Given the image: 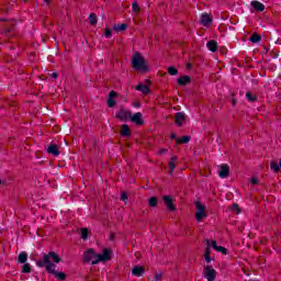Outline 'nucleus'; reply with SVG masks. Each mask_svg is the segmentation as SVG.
Wrapping results in <instances>:
<instances>
[{
    "label": "nucleus",
    "mask_w": 281,
    "mask_h": 281,
    "mask_svg": "<svg viewBox=\"0 0 281 281\" xmlns=\"http://www.w3.org/2000/svg\"><path fill=\"white\" fill-rule=\"evenodd\" d=\"M58 265L60 262V256L58 254L50 251L48 255H44V260L43 261H37V267H46V270L48 273H52L55 276L56 280L63 281L67 278V274L65 272H58L54 269V263Z\"/></svg>",
    "instance_id": "obj_1"
},
{
    "label": "nucleus",
    "mask_w": 281,
    "mask_h": 281,
    "mask_svg": "<svg viewBox=\"0 0 281 281\" xmlns=\"http://www.w3.org/2000/svg\"><path fill=\"white\" fill-rule=\"evenodd\" d=\"M112 256L113 251L109 248L103 249L101 254H95V250L90 248L83 254V260H86V262H91L92 265H99V262H109Z\"/></svg>",
    "instance_id": "obj_2"
},
{
    "label": "nucleus",
    "mask_w": 281,
    "mask_h": 281,
    "mask_svg": "<svg viewBox=\"0 0 281 281\" xmlns=\"http://www.w3.org/2000/svg\"><path fill=\"white\" fill-rule=\"evenodd\" d=\"M132 67L135 71H140V74H146V71H148V64L140 53H135L132 56Z\"/></svg>",
    "instance_id": "obj_3"
},
{
    "label": "nucleus",
    "mask_w": 281,
    "mask_h": 281,
    "mask_svg": "<svg viewBox=\"0 0 281 281\" xmlns=\"http://www.w3.org/2000/svg\"><path fill=\"white\" fill-rule=\"evenodd\" d=\"M195 220L198 223H203L205 218H207V213L205 212V205L201 204V202H195Z\"/></svg>",
    "instance_id": "obj_4"
},
{
    "label": "nucleus",
    "mask_w": 281,
    "mask_h": 281,
    "mask_svg": "<svg viewBox=\"0 0 281 281\" xmlns=\"http://www.w3.org/2000/svg\"><path fill=\"white\" fill-rule=\"evenodd\" d=\"M204 276L207 281H214L216 280V270H214L212 266H206L204 269Z\"/></svg>",
    "instance_id": "obj_5"
},
{
    "label": "nucleus",
    "mask_w": 281,
    "mask_h": 281,
    "mask_svg": "<svg viewBox=\"0 0 281 281\" xmlns=\"http://www.w3.org/2000/svg\"><path fill=\"white\" fill-rule=\"evenodd\" d=\"M132 112L131 110H120L116 113V117L122 122H126V120H131Z\"/></svg>",
    "instance_id": "obj_6"
},
{
    "label": "nucleus",
    "mask_w": 281,
    "mask_h": 281,
    "mask_svg": "<svg viewBox=\"0 0 281 281\" xmlns=\"http://www.w3.org/2000/svg\"><path fill=\"white\" fill-rule=\"evenodd\" d=\"M142 117H143L142 112H137L133 115L131 114L130 120L131 122H134V124H136L137 126H142L144 125V119Z\"/></svg>",
    "instance_id": "obj_7"
},
{
    "label": "nucleus",
    "mask_w": 281,
    "mask_h": 281,
    "mask_svg": "<svg viewBox=\"0 0 281 281\" xmlns=\"http://www.w3.org/2000/svg\"><path fill=\"white\" fill-rule=\"evenodd\" d=\"M213 247V249H215V251H218L220 254H223V256H227V248L223 247V246H218L216 244V240H212L210 243V247Z\"/></svg>",
    "instance_id": "obj_8"
},
{
    "label": "nucleus",
    "mask_w": 281,
    "mask_h": 281,
    "mask_svg": "<svg viewBox=\"0 0 281 281\" xmlns=\"http://www.w3.org/2000/svg\"><path fill=\"white\" fill-rule=\"evenodd\" d=\"M218 177L221 179H227V177H229V167H227V165L221 166V169L218 171Z\"/></svg>",
    "instance_id": "obj_9"
},
{
    "label": "nucleus",
    "mask_w": 281,
    "mask_h": 281,
    "mask_svg": "<svg viewBox=\"0 0 281 281\" xmlns=\"http://www.w3.org/2000/svg\"><path fill=\"white\" fill-rule=\"evenodd\" d=\"M115 98H117V92L111 91L108 99V106H110V109H113V106H115Z\"/></svg>",
    "instance_id": "obj_10"
},
{
    "label": "nucleus",
    "mask_w": 281,
    "mask_h": 281,
    "mask_svg": "<svg viewBox=\"0 0 281 281\" xmlns=\"http://www.w3.org/2000/svg\"><path fill=\"white\" fill-rule=\"evenodd\" d=\"M250 5L254 8V10H256V12H265V4H262L260 1H251Z\"/></svg>",
    "instance_id": "obj_11"
},
{
    "label": "nucleus",
    "mask_w": 281,
    "mask_h": 281,
    "mask_svg": "<svg viewBox=\"0 0 281 281\" xmlns=\"http://www.w3.org/2000/svg\"><path fill=\"white\" fill-rule=\"evenodd\" d=\"M183 122H186V113L184 112L176 113V124H177V126H183Z\"/></svg>",
    "instance_id": "obj_12"
},
{
    "label": "nucleus",
    "mask_w": 281,
    "mask_h": 281,
    "mask_svg": "<svg viewBox=\"0 0 281 281\" xmlns=\"http://www.w3.org/2000/svg\"><path fill=\"white\" fill-rule=\"evenodd\" d=\"M47 153L49 155H53L54 157H58V155H60V150L58 149V146L54 144L48 146Z\"/></svg>",
    "instance_id": "obj_13"
},
{
    "label": "nucleus",
    "mask_w": 281,
    "mask_h": 281,
    "mask_svg": "<svg viewBox=\"0 0 281 281\" xmlns=\"http://www.w3.org/2000/svg\"><path fill=\"white\" fill-rule=\"evenodd\" d=\"M136 91H139L140 93H144L145 95L150 93V88L144 83H138L136 86Z\"/></svg>",
    "instance_id": "obj_14"
},
{
    "label": "nucleus",
    "mask_w": 281,
    "mask_h": 281,
    "mask_svg": "<svg viewBox=\"0 0 281 281\" xmlns=\"http://www.w3.org/2000/svg\"><path fill=\"white\" fill-rule=\"evenodd\" d=\"M177 156H172L169 160V175H172V172H175V168H177Z\"/></svg>",
    "instance_id": "obj_15"
},
{
    "label": "nucleus",
    "mask_w": 281,
    "mask_h": 281,
    "mask_svg": "<svg viewBox=\"0 0 281 281\" xmlns=\"http://www.w3.org/2000/svg\"><path fill=\"white\" fill-rule=\"evenodd\" d=\"M165 204L167 205V207L173 212L175 210V204L172 203V198L170 195H165L164 198Z\"/></svg>",
    "instance_id": "obj_16"
},
{
    "label": "nucleus",
    "mask_w": 281,
    "mask_h": 281,
    "mask_svg": "<svg viewBox=\"0 0 281 281\" xmlns=\"http://www.w3.org/2000/svg\"><path fill=\"white\" fill-rule=\"evenodd\" d=\"M133 276H136V278H142L144 276V268L140 266H136L132 270Z\"/></svg>",
    "instance_id": "obj_17"
},
{
    "label": "nucleus",
    "mask_w": 281,
    "mask_h": 281,
    "mask_svg": "<svg viewBox=\"0 0 281 281\" xmlns=\"http://www.w3.org/2000/svg\"><path fill=\"white\" fill-rule=\"evenodd\" d=\"M206 47L210 52H216L218 49V44L216 43V41L211 40L207 42Z\"/></svg>",
    "instance_id": "obj_18"
},
{
    "label": "nucleus",
    "mask_w": 281,
    "mask_h": 281,
    "mask_svg": "<svg viewBox=\"0 0 281 281\" xmlns=\"http://www.w3.org/2000/svg\"><path fill=\"white\" fill-rule=\"evenodd\" d=\"M201 23L202 25L207 26L210 25V23H212V18H210L207 13H203L201 18Z\"/></svg>",
    "instance_id": "obj_19"
},
{
    "label": "nucleus",
    "mask_w": 281,
    "mask_h": 281,
    "mask_svg": "<svg viewBox=\"0 0 281 281\" xmlns=\"http://www.w3.org/2000/svg\"><path fill=\"white\" fill-rule=\"evenodd\" d=\"M190 80V76L180 77L178 78V85H180V87H186V85H189Z\"/></svg>",
    "instance_id": "obj_20"
},
{
    "label": "nucleus",
    "mask_w": 281,
    "mask_h": 281,
    "mask_svg": "<svg viewBox=\"0 0 281 281\" xmlns=\"http://www.w3.org/2000/svg\"><path fill=\"white\" fill-rule=\"evenodd\" d=\"M121 135L123 137H128L131 135V128H128V125H126V124L122 125Z\"/></svg>",
    "instance_id": "obj_21"
},
{
    "label": "nucleus",
    "mask_w": 281,
    "mask_h": 281,
    "mask_svg": "<svg viewBox=\"0 0 281 281\" xmlns=\"http://www.w3.org/2000/svg\"><path fill=\"white\" fill-rule=\"evenodd\" d=\"M18 262H20L21 265H25V262H27V254L26 252H21L18 256Z\"/></svg>",
    "instance_id": "obj_22"
},
{
    "label": "nucleus",
    "mask_w": 281,
    "mask_h": 281,
    "mask_svg": "<svg viewBox=\"0 0 281 281\" xmlns=\"http://www.w3.org/2000/svg\"><path fill=\"white\" fill-rule=\"evenodd\" d=\"M206 250H205V255H204V259L206 260V262H212V259L210 258V240L206 239Z\"/></svg>",
    "instance_id": "obj_23"
},
{
    "label": "nucleus",
    "mask_w": 281,
    "mask_h": 281,
    "mask_svg": "<svg viewBox=\"0 0 281 281\" xmlns=\"http://www.w3.org/2000/svg\"><path fill=\"white\" fill-rule=\"evenodd\" d=\"M159 203V200L155 196L149 198L148 205L149 207H157V204Z\"/></svg>",
    "instance_id": "obj_24"
},
{
    "label": "nucleus",
    "mask_w": 281,
    "mask_h": 281,
    "mask_svg": "<svg viewBox=\"0 0 281 281\" xmlns=\"http://www.w3.org/2000/svg\"><path fill=\"white\" fill-rule=\"evenodd\" d=\"M167 71H168L169 76H177V74H179V70L172 66L168 67Z\"/></svg>",
    "instance_id": "obj_25"
},
{
    "label": "nucleus",
    "mask_w": 281,
    "mask_h": 281,
    "mask_svg": "<svg viewBox=\"0 0 281 281\" xmlns=\"http://www.w3.org/2000/svg\"><path fill=\"white\" fill-rule=\"evenodd\" d=\"M89 19H90V24L91 25H97L98 24V16H95V13H91Z\"/></svg>",
    "instance_id": "obj_26"
},
{
    "label": "nucleus",
    "mask_w": 281,
    "mask_h": 281,
    "mask_svg": "<svg viewBox=\"0 0 281 281\" xmlns=\"http://www.w3.org/2000/svg\"><path fill=\"white\" fill-rule=\"evenodd\" d=\"M250 41L251 43H260V41H262V37H260V35L258 34H252Z\"/></svg>",
    "instance_id": "obj_27"
},
{
    "label": "nucleus",
    "mask_w": 281,
    "mask_h": 281,
    "mask_svg": "<svg viewBox=\"0 0 281 281\" xmlns=\"http://www.w3.org/2000/svg\"><path fill=\"white\" fill-rule=\"evenodd\" d=\"M190 142V136H183L177 139V144H188Z\"/></svg>",
    "instance_id": "obj_28"
},
{
    "label": "nucleus",
    "mask_w": 281,
    "mask_h": 281,
    "mask_svg": "<svg viewBox=\"0 0 281 281\" xmlns=\"http://www.w3.org/2000/svg\"><path fill=\"white\" fill-rule=\"evenodd\" d=\"M114 30L116 32H124V30H126V24H116L114 25Z\"/></svg>",
    "instance_id": "obj_29"
},
{
    "label": "nucleus",
    "mask_w": 281,
    "mask_h": 281,
    "mask_svg": "<svg viewBox=\"0 0 281 281\" xmlns=\"http://www.w3.org/2000/svg\"><path fill=\"white\" fill-rule=\"evenodd\" d=\"M270 168L272 170H274V172H279L280 171V166H278V162H276V161H271L270 162Z\"/></svg>",
    "instance_id": "obj_30"
},
{
    "label": "nucleus",
    "mask_w": 281,
    "mask_h": 281,
    "mask_svg": "<svg viewBox=\"0 0 281 281\" xmlns=\"http://www.w3.org/2000/svg\"><path fill=\"white\" fill-rule=\"evenodd\" d=\"M81 238L83 240H87V238H89V229H87V228L81 229Z\"/></svg>",
    "instance_id": "obj_31"
},
{
    "label": "nucleus",
    "mask_w": 281,
    "mask_h": 281,
    "mask_svg": "<svg viewBox=\"0 0 281 281\" xmlns=\"http://www.w3.org/2000/svg\"><path fill=\"white\" fill-rule=\"evenodd\" d=\"M231 211L234 212V214H238L240 212V207L238 204H233Z\"/></svg>",
    "instance_id": "obj_32"
},
{
    "label": "nucleus",
    "mask_w": 281,
    "mask_h": 281,
    "mask_svg": "<svg viewBox=\"0 0 281 281\" xmlns=\"http://www.w3.org/2000/svg\"><path fill=\"white\" fill-rule=\"evenodd\" d=\"M22 271L23 273H30L32 271V268H30V263H24Z\"/></svg>",
    "instance_id": "obj_33"
},
{
    "label": "nucleus",
    "mask_w": 281,
    "mask_h": 281,
    "mask_svg": "<svg viewBox=\"0 0 281 281\" xmlns=\"http://www.w3.org/2000/svg\"><path fill=\"white\" fill-rule=\"evenodd\" d=\"M104 36L105 38H111L113 36V31H111V29H105Z\"/></svg>",
    "instance_id": "obj_34"
},
{
    "label": "nucleus",
    "mask_w": 281,
    "mask_h": 281,
    "mask_svg": "<svg viewBox=\"0 0 281 281\" xmlns=\"http://www.w3.org/2000/svg\"><path fill=\"white\" fill-rule=\"evenodd\" d=\"M132 12H139V4L137 2L132 4Z\"/></svg>",
    "instance_id": "obj_35"
},
{
    "label": "nucleus",
    "mask_w": 281,
    "mask_h": 281,
    "mask_svg": "<svg viewBox=\"0 0 281 281\" xmlns=\"http://www.w3.org/2000/svg\"><path fill=\"white\" fill-rule=\"evenodd\" d=\"M246 98L249 100V102H254V100H256V97L251 95V92H247Z\"/></svg>",
    "instance_id": "obj_36"
},
{
    "label": "nucleus",
    "mask_w": 281,
    "mask_h": 281,
    "mask_svg": "<svg viewBox=\"0 0 281 281\" xmlns=\"http://www.w3.org/2000/svg\"><path fill=\"white\" fill-rule=\"evenodd\" d=\"M250 183H251L252 186H258V178H256V177L251 178V179H250Z\"/></svg>",
    "instance_id": "obj_37"
},
{
    "label": "nucleus",
    "mask_w": 281,
    "mask_h": 281,
    "mask_svg": "<svg viewBox=\"0 0 281 281\" xmlns=\"http://www.w3.org/2000/svg\"><path fill=\"white\" fill-rule=\"evenodd\" d=\"M127 200H128V196L126 195L125 192H123V193L121 194V201H127Z\"/></svg>",
    "instance_id": "obj_38"
},
{
    "label": "nucleus",
    "mask_w": 281,
    "mask_h": 281,
    "mask_svg": "<svg viewBox=\"0 0 281 281\" xmlns=\"http://www.w3.org/2000/svg\"><path fill=\"white\" fill-rule=\"evenodd\" d=\"M154 280H155V281H161V276H160V274H156V276L154 277Z\"/></svg>",
    "instance_id": "obj_39"
},
{
    "label": "nucleus",
    "mask_w": 281,
    "mask_h": 281,
    "mask_svg": "<svg viewBox=\"0 0 281 281\" xmlns=\"http://www.w3.org/2000/svg\"><path fill=\"white\" fill-rule=\"evenodd\" d=\"M170 137H171V139H177V134L172 133V134L170 135Z\"/></svg>",
    "instance_id": "obj_40"
},
{
    "label": "nucleus",
    "mask_w": 281,
    "mask_h": 281,
    "mask_svg": "<svg viewBox=\"0 0 281 281\" xmlns=\"http://www.w3.org/2000/svg\"><path fill=\"white\" fill-rule=\"evenodd\" d=\"M52 78H58V74L53 72V74H52Z\"/></svg>",
    "instance_id": "obj_41"
},
{
    "label": "nucleus",
    "mask_w": 281,
    "mask_h": 281,
    "mask_svg": "<svg viewBox=\"0 0 281 281\" xmlns=\"http://www.w3.org/2000/svg\"><path fill=\"white\" fill-rule=\"evenodd\" d=\"M166 153V149H160L159 155H164Z\"/></svg>",
    "instance_id": "obj_42"
},
{
    "label": "nucleus",
    "mask_w": 281,
    "mask_h": 281,
    "mask_svg": "<svg viewBox=\"0 0 281 281\" xmlns=\"http://www.w3.org/2000/svg\"><path fill=\"white\" fill-rule=\"evenodd\" d=\"M45 1V3H49V0H44Z\"/></svg>",
    "instance_id": "obj_43"
},
{
    "label": "nucleus",
    "mask_w": 281,
    "mask_h": 281,
    "mask_svg": "<svg viewBox=\"0 0 281 281\" xmlns=\"http://www.w3.org/2000/svg\"><path fill=\"white\" fill-rule=\"evenodd\" d=\"M146 82L148 83V82H150L149 80H146Z\"/></svg>",
    "instance_id": "obj_44"
},
{
    "label": "nucleus",
    "mask_w": 281,
    "mask_h": 281,
    "mask_svg": "<svg viewBox=\"0 0 281 281\" xmlns=\"http://www.w3.org/2000/svg\"><path fill=\"white\" fill-rule=\"evenodd\" d=\"M136 106H139V104H136Z\"/></svg>",
    "instance_id": "obj_45"
},
{
    "label": "nucleus",
    "mask_w": 281,
    "mask_h": 281,
    "mask_svg": "<svg viewBox=\"0 0 281 281\" xmlns=\"http://www.w3.org/2000/svg\"><path fill=\"white\" fill-rule=\"evenodd\" d=\"M0 183H1V180H0Z\"/></svg>",
    "instance_id": "obj_46"
}]
</instances>
